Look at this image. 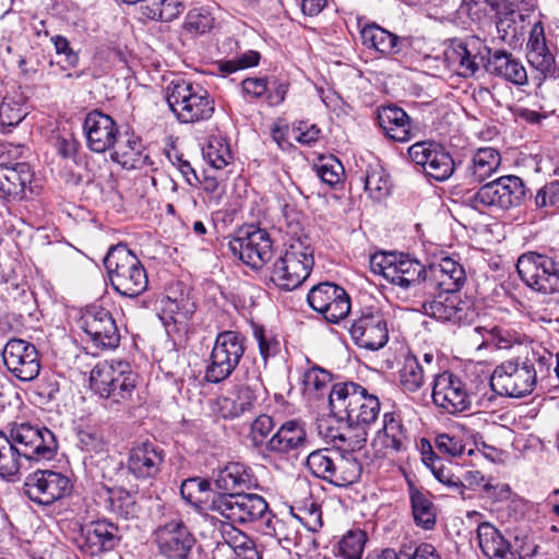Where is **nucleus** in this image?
<instances>
[{"label":"nucleus","mask_w":559,"mask_h":559,"mask_svg":"<svg viewBox=\"0 0 559 559\" xmlns=\"http://www.w3.org/2000/svg\"><path fill=\"white\" fill-rule=\"evenodd\" d=\"M378 123L384 135L396 142H408L418 131L407 112L394 105L383 106L378 110Z\"/></svg>","instance_id":"obj_29"},{"label":"nucleus","mask_w":559,"mask_h":559,"mask_svg":"<svg viewBox=\"0 0 559 559\" xmlns=\"http://www.w3.org/2000/svg\"><path fill=\"white\" fill-rule=\"evenodd\" d=\"M525 198L523 180L514 175L501 176L468 193L463 203L483 213L486 210H509L519 206Z\"/></svg>","instance_id":"obj_7"},{"label":"nucleus","mask_w":559,"mask_h":559,"mask_svg":"<svg viewBox=\"0 0 559 559\" xmlns=\"http://www.w3.org/2000/svg\"><path fill=\"white\" fill-rule=\"evenodd\" d=\"M199 547L194 535L182 524L177 523V559H198Z\"/></svg>","instance_id":"obj_54"},{"label":"nucleus","mask_w":559,"mask_h":559,"mask_svg":"<svg viewBox=\"0 0 559 559\" xmlns=\"http://www.w3.org/2000/svg\"><path fill=\"white\" fill-rule=\"evenodd\" d=\"M435 444L437 450L444 455L452 457L460 456L463 454L465 444L462 438L457 436H451L449 433H440L436 437Z\"/></svg>","instance_id":"obj_62"},{"label":"nucleus","mask_w":559,"mask_h":559,"mask_svg":"<svg viewBox=\"0 0 559 559\" xmlns=\"http://www.w3.org/2000/svg\"><path fill=\"white\" fill-rule=\"evenodd\" d=\"M353 342L360 348L378 350L389 341L385 313L378 307H365L349 328Z\"/></svg>","instance_id":"obj_17"},{"label":"nucleus","mask_w":559,"mask_h":559,"mask_svg":"<svg viewBox=\"0 0 559 559\" xmlns=\"http://www.w3.org/2000/svg\"><path fill=\"white\" fill-rule=\"evenodd\" d=\"M332 374L320 367L308 369L302 377L304 392L314 397H321L328 391Z\"/></svg>","instance_id":"obj_46"},{"label":"nucleus","mask_w":559,"mask_h":559,"mask_svg":"<svg viewBox=\"0 0 559 559\" xmlns=\"http://www.w3.org/2000/svg\"><path fill=\"white\" fill-rule=\"evenodd\" d=\"M501 165V155L493 147L476 150L464 168V179L468 183H481L497 173Z\"/></svg>","instance_id":"obj_36"},{"label":"nucleus","mask_w":559,"mask_h":559,"mask_svg":"<svg viewBox=\"0 0 559 559\" xmlns=\"http://www.w3.org/2000/svg\"><path fill=\"white\" fill-rule=\"evenodd\" d=\"M358 180L364 185L368 195L376 201L384 199L390 193L389 175L380 165H369Z\"/></svg>","instance_id":"obj_41"},{"label":"nucleus","mask_w":559,"mask_h":559,"mask_svg":"<svg viewBox=\"0 0 559 559\" xmlns=\"http://www.w3.org/2000/svg\"><path fill=\"white\" fill-rule=\"evenodd\" d=\"M428 273L441 292H459L466 281L463 265L449 255L431 263L427 270Z\"/></svg>","instance_id":"obj_35"},{"label":"nucleus","mask_w":559,"mask_h":559,"mask_svg":"<svg viewBox=\"0 0 559 559\" xmlns=\"http://www.w3.org/2000/svg\"><path fill=\"white\" fill-rule=\"evenodd\" d=\"M1 356L7 370L17 380L28 382L39 376L41 357L33 343L12 337L3 346Z\"/></svg>","instance_id":"obj_16"},{"label":"nucleus","mask_w":559,"mask_h":559,"mask_svg":"<svg viewBox=\"0 0 559 559\" xmlns=\"http://www.w3.org/2000/svg\"><path fill=\"white\" fill-rule=\"evenodd\" d=\"M255 479L248 467L241 463L231 462L219 469L214 478V484L221 495L241 493L254 486Z\"/></svg>","instance_id":"obj_37"},{"label":"nucleus","mask_w":559,"mask_h":559,"mask_svg":"<svg viewBox=\"0 0 559 559\" xmlns=\"http://www.w3.org/2000/svg\"><path fill=\"white\" fill-rule=\"evenodd\" d=\"M229 249L245 264L260 269L273 255V242L265 229L249 225L238 229L229 241Z\"/></svg>","instance_id":"obj_14"},{"label":"nucleus","mask_w":559,"mask_h":559,"mask_svg":"<svg viewBox=\"0 0 559 559\" xmlns=\"http://www.w3.org/2000/svg\"><path fill=\"white\" fill-rule=\"evenodd\" d=\"M317 175L329 187H334L341 181L344 168L337 159L330 158L317 166Z\"/></svg>","instance_id":"obj_61"},{"label":"nucleus","mask_w":559,"mask_h":559,"mask_svg":"<svg viewBox=\"0 0 559 559\" xmlns=\"http://www.w3.org/2000/svg\"><path fill=\"white\" fill-rule=\"evenodd\" d=\"M313 266L307 262L292 260L281 255L271 270V281L282 290L298 288L310 275Z\"/></svg>","instance_id":"obj_32"},{"label":"nucleus","mask_w":559,"mask_h":559,"mask_svg":"<svg viewBox=\"0 0 559 559\" xmlns=\"http://www.w3.org/2000/svg\"><path fill=\"white\" fill-rule=\"evenodd\" d=\"M274 419L265 414L259 415L251 424L249 438L255 448L264 445L265 451L285 455L297 451L307 443V432L302 423L296 419L281 425L276 432L266 440L274 429Z\"/></svg>","instance_id":"obj_6"},{"label":"nucleus","mask_w":559,"mask_h":559,"mask_svg":"<svg viewBox=\"0 0 559 559\" xmlns=\"http://www.w3.org/2000/svg\"><path fill=\"white\" fill-rule=\"evenodd\" d=\"M210 489V483L205 479L189 478L182 481L180 486V496L193 507H199L203 495Z\"/></svg>","instance_id":"obj_55"},{"label":"nucleus","mask_w":559,"mask_h":559,"mask_svg":"<svg viewBox=\"0 0 559 559\" xmlns=\"http://www.w3.org/2000/svg\"><path fill=\"white\" fill-rule=\"evenodd\" d=\"M400 384L404 392H417L425 383V370L418 359L409 355L405 357L399 371Z\"/></svg>","instance_id":"obj_43"},{"label":"nucleus","mask_w":559,"mask_h":559,"mask_svg":"<svg viewBox=\"0 0 559 559\" xmlns=\"http://www.w3.org/2000/svg\"><path fill=\"white\" fill-rule=\"evenodd\" d=\"M245 353V337L236 331H224L216 336L211 353V362L205 370V379L219 383L227 379L238 366Z\"/></svg>","instance_id":"obj_12"},{"label":"nucleus","mask_w":559,"mask_h":559,"mask_svg":"<svg viewBox=\"0 0 559 559\" xmlns=\"http://www.w3.org/2000/svg\"><path fill=\"white\" fill-rule=\"evenodd\" d=\"M79 322L96 348L114 349L118 347L120 333L109 310L97 305L88 306Z\"/></svg>","instance_id":"obj_18"},{"label":"nucleus","mask_w":559,"mask_h":559,"mask_svg":"<svg viewBox=\"0 0 559 559\" xmlns=\"http://www.w3.org/2000/svg\"><path fill=\"white\" fill-rule=\"evenodd\" d=\"M219 170H212L210 167L205 170L204 178L200 183L206 193L213 194L217 200L221 199L225 192V182L228 179V174L231 170L218 173Z\"/></svg>","instance_id":"obj_57"},{"label":"nucleus","mask_w":559,"mask_h":559,"mask_svg":"<svg viewBox=\"0 0 559 559\" xmlns=\"http://www.w3.org/2000/svg\"><path fill=\"white\" fill-rule=\"evenodd\" d=\"M59 391L58 380L53 376H50L41 378L35 385L33 393L39 404L47 406L57 400Z\"/></svg>","instance_id":"obj_58"},{"label":"nucleus","mask_w":559,"mask_h":559,"mask_svg":"<svg viewBox=\"0 0 559 559\" xmlns=\"http://www.w3.org/2000/svg\"><path fill=\"white\" fill-rule=\"evenodd\" d=\"M266 389L260 378H253L234 389L228 396L216 399V413L224 419H234L252 411L264 401Z\"/></svg>","instance_id":"obj_22"},{"label":"nucleus","mask_w":559,"mask_h":559,"mask_svg":"<svg viewBox=\"0 0 559 559\" xmlns=\"http://www.w3.org/2000/svg\"><path fill=\"white\" fill-rule=\"evenodd\" d=\"M478 546L489 559H524L491 523L483 522L477 527Z\"/></svg>","instance_id":"obj_33"},{"label":"nucleus","mask_w":559,"mask_h":559,"mask_svg":"<svg viewBox=\"0 0 559 559\" xmlns=\"http://www.w3.org/2000/svg\"><path fill=\"white\" fill-rule=\"evenodd\" d=\"M331 412L338 420L356 426L373 424L380 414V400L355 382L335 383L329 391Z\"/></svg>","instance_id":"obj_4"},{"label":"nucleus","mask_w":559,"mask_h":559,"mask_svg":"<svg viewBox=\"0 0 559 559\" xmlns=\"http://www.w3.org/2000/svg\"><path fill=\"white\" fill-rule=\"evenodd\" d=\"M191 85L186 82H177V95L181 96L180 109H177V120L180 123H193L209 119L213 111V100L206 92L197 94L191 92Z\"/></svg>","instance_id":"obj_28"},{"label":"nucleus","mask_w":559,"mask_h":559,"mask_svg":"<svg viewBox=\"0 0 559 559\" xmlns=\"http://www.w3.org/2000/svg\"><path fill=\"white\" fill-rule=\"evenodd\" d=\"M559 175V168H558ZM535 204L538 207L547 205L559 209V180L551 181L538 190L535 197Z\"/></svg>","instance_id":"obj_64"},{"label":"nucleus","mask_w":559,"mask_h":559,"mask_svg":"<svg viewBox=\"0 0 559 559\" xmlns=\"http://www.w3.org/2000/svg\"><path fill=\"white\" fill-rule=\"evenodd\" d=\"M431 396L437 407L451 415L468 411L472 405V394L465 383L450 371L435 377Z\"/></svg>","instance_id":"obj_20"},{"label":"nucleus","mask_w":559,"mask_h":559,"mask_svg":"<svg viewBox=\"0 0 559 559\" xmlns=\"http://www.w3.org/2000/svg\"><path fill=\"white\" fill-rule=\"evenodd\" d=\"M83 129L86 136L87 147L95 153L111 152V159L127 166L128 160L124 146L119 142L120 131L116 121L97 109L88 112L84 119Z\"/></svg>","instance_id":"obj_9"},{"label":"nucleus","mask_w":559,"mask_h":559,"mask_svg":"<svg viewBox=\"0 0 559 559\" xmlns=\"http://www.w3.org/2000/svg\"><path fill=\"white\" fill-rule=\"evenodd\" d=\"M516 271L522 282L535 292L559 293V263L551 257L530 252L519 258Z\"/></svg>","instance_id":"obj_13"},{"label":"nucleus","mask_w":559,"mask_h":559,"mask_svg":"<svg viewBox=\"0 0 559 559\" xmlns=\"http://www.w3.org/2000/svg\"><path fill=\"white\" fill-rule=\"evenodd\" d=\"M554 362V354L543 346L533 347L521 359H510L498 365L490 377L491 390L501 396L523 397L531 394L537 383L547 382Z\"/></svg>","instance_id":"obj_3"},{"label":"nucleus","mask_w":559,"mask_h":559,"mask_svg":"<svg viewBox=\"0 0 559 559\" xmlns=\"http://www.w3.org/2000/svg\"><path fill=\"white\" fill-rule=\"evenodd\" d=\"M210 509L235 526V524L252 523L264 518L269 512V504L260 495L234 492L215 496Z\"/></svg>","instance_id":"obj_11"},{"label":"nucleus","mask_w":559,"mask_h":559,"mask_svg":"<svg viewBox=\"0 0 559 559\" xmlns=\"http://www.w3.org/2000/svg\"><path fill=\"white\" fill-rule=\"evenodd\" d=\"M25 116L24 109L14 100L4 99L0 105V122L3 126L15 127Z\"/></svg>","instance_id":"obj_63"},{"label":"nucleus","mask_w":559,"mask_h":559,"mask_svg":"<svg viewBox=\"0 0 559 559\" xmlns=\"http://www.w3.org/2000/svg\"><path fill=\"white\" fill-rule=\"evenodd\" d=\"M409 500L415 524L424 530L433 528L437 521V509L428 492L411 486Z\"/></svg>","instance_id":"obj_40"},{"label":"nucleus","mask_w":559,"mask_h":559,"mask_svg":"<svg viewBox=\"0 0 559 559\" xmlns=\"http://www.w3.org/2000/svg\"><path fill=\"white\" fill-rule=\"evenodd\" d=\"M104 265L112 288L121 296L136 298L147 289V274L139 258L124 245L111 247Z\"/></svg>","instance_id":"obj_5"},{"label":"nucleus","mask_w":559,"mask_h":559,"mask_svg":"<svg viewBox=\"0 0 559 559\" xmlns=\"http://www.w3.org/2000/svg\"><path fill=\"white\" fill-rule=\"evenodd\" d=\"M337 451L320 449L311 452L307 457V467L318 478L329 483V478L334 466V456Z\"/></svg>","instance_id":"obj_48"},{"label":"nucleus","mask_w":559,"mask_h":559,"mask_svg":"<svg viewBox=\"0 0 559 559\" xmlns=\"http://www.w3.org/2000/svg\"><path fill=\"white\" fill-rule=\"evenodd\" d=\"M283 257L307 262L311 266L314 265L313 247L311 239L306 234L297 235L295 237L283 238Z\"/></svg>","instance_id":"obj_44"},{"label":"nucleus","mask_w":559,"mask_h":559,"mask_svg":"<svg viewBox=\"0 0 559 559\" xmlns=\"http://www.w3.org/2000/svg\"><path fill=\"white\" fill-rule=\"evenodd\" d=\"M203 154L212 170H224L234 160L229 143L223 135L211 136Z\"/></svg>","instance_id":"obj_42"},{"label":"nucleus","mask_w":559,"mask_h":559,"mask_svg":"<svg viewBox=\"0 0 559 559\" xmlns=\"http://www.w3.org/2000/svg\"><path fill=\"white\" fill-rule=\"evenodd\" d=\"M367 534L361 530L348 531L338 542L337 554L344 559H361Z\"/></svg>","instance_id":"obj_47"},{"label":"nucleus","mask_w":559,"mask_h":559,"mask_svg":"<svg viewBox=\"0 0 559 559\" xmlns=\"http://www.w3.org/2000/svg\"><path fill=\"white\" fill-rule=\"evenodd\" d=\"M346 424L347 426L343 431L334 435L332 438L335 443L338 442V447L346 449L348 451L347 453L353 454L354 451L360 450L365 445L368 433L366 426Z\"/></svg>","instance_id":"obj_49"},{"label":"nucleus","mask_w":559,"mask_h":559,"mask_svg":"<svg viewBox=\"0 0 559 559\" xmlns=\"http://www.w3.org/2000/svg\"><path fill=\"white\" fill-rule=\"evenodd\" d=\"M78 447L88 453H102L106 450V442L102 432L95 427L78 430Z\"/></svg>","instance_id":"obj_53"},{"label":"nucleus","mask_w":559,"mask_h":559,"mask_svg":"<svg viewBox=\"0 0 559 559\" xmlns=\"http://www.w3.org/2000/svg\"><path fill=\"white\" fill-rule=\"evenodd\" d=\"M214 19L212 15L202 9H193L189 11L186 21L182 25L181 40L193 38L197 35L204 34L212 28Z\"/></svg>","instance_id":"obj_45"},{"label":"nucleus","mask_w":559,"mask_h":559,"mask_svg":"<svg viewBox=\"0 0 559 559\" xmlns=\"http://www.w3.org/2000/svg\"><path fill=\"white\" fill-rule=\"evenodd\" d=\"M219 533L223 538V543L233 549L237 558L262 559L261 554L255 548L254 542L233 524L222 523Z\"/></svg>","instance_id":"obj_38"},{"label":"nucleus","mask_w":559,"mask_h":559,"mask_svg":"<svg viewBox=\"0 0 559 559\" xmlns=\"http://www.w3.org/2000/svg\"><path fill=\"white\" fill-rule=\"evenodd\" d=\"M408 442L407 429L401 415L394 412L384 413L382 429L377 432L373 440V447L382 445L377 452L383 456L389 452H402L407 449Z\"/></svg>","instance_id":"obj_30"},{"label":"nucleus","mask_w":559,"mask_h":559,"mask_svg":"<svg viewBox=\"0 0 559 559\" xmlns=\"http://www.w3.org/2000/svg\"><path fill=\"white\" fill-rule=\"evenodd\" d=\"M447 67L462 78H472L480 67L487 73L516 86L527 84V72L519 58L504 49L491 50L478 36L452 39L443 52Z\"/></svg>","instance_id":"obj_1"},{"label":"nucleus","mask_w":559,"mask_h":559,"mask_svg":"<svg viewBox=\"0 0 559 559\" xmlns=\"http://www.w3.org/2000/svg\"><path fill=\"white\" fill-rule=\"evenodd\" d=\"M129 365L122 362L117 368L107 362L96 365L90 376L91 389L115 403L130 400L136 386V376L127 371Z\"/></svg>","instance_id":"obj_10"},{"label":"nucleus","mask_w":559,"mask_h":559,"mask_svg":"<svg viewBox=\"0 0 559 559\" xmlns=\"http://www.w3.org/2000/svg\"><path fill=\"white\" fill-rule=\"evenodd\" d=\"M58 450L55 433L45 426L15 424L10 437L0 430V477L11 479L22 467V460H51Z\"/></svg>","instance_id":"obj_2"},{"label":"nucleus","mask_w":559,"mask_h":559,"mask_svg":"<svg viewBox=\"0 0 559 559\" xmlns=\"http://www.w3.org/2000/svg\"><path fill=\"white\" fill-rule=\"evenodd\" d=\"M407 153L412 162L423 166L427 176L437 181L449 179L455 170L453 157L438 142L418 141L408 147Z\"/></svg>","instance_id":"obj_19"},{"label":"nucleus","mask_w":559,"mask_h":559,"mask_svg":"<svg viewBox=\"0 0 559 559\" xmlns=\"http://www.w3.org/2000/svg\"><path fill=\"white\" fill-rule=\"evenodd\" d=\"M421 309L426 316L453 323L466 321L472 312L469 302L463 300L457 292H440L432 300L425 301Z\"/></svg>","instance_id":"obj_26"},{"label":"nucleus","mask_w":559,"mask_h":559,"mask_svg":"<svg viewBox=\"0 0 559 559\" xmlns=\"http://www.w3.org/2000/svg\"><path fill=\"white\" fill-rule=\"evenodd\" d=\"M501 5L502 0H464L462 8L473 21L483 23L489 19L492 13L497 15Z\"/></svg>","instance_id":"obj_51"},{"label":"nucleus","mask_w":559,"mask_h":559,"mask_svg":"<svg viewBox=\"0 0 559 559\" xmlns=\"http://www.w3.org/2000/svg\"><path fill=\"white\" fill-rule=\"evenodd\" d=\"M282 217L278 219V230L284 234L283 238L295 237L305 234L302 228V214L294 205L283 206Z\"/></svg>","instance_id":"obj_52"},{"label":"nucleus","mask_w":559,"mask_h":559,"mask_svg":"<svg viewBox=\"0 0 559 559\" xmlns=\"http://www.w3.org/2000/svg\"><path fill=\"white\" fill-rule=\"evenodd\" d=\"M332 456H334V466L329 478L330 484L346 487L358 481L361 475V464L352 453L336 452Z\"/></svg>","instance_id":"obj_39"},{"label":"nucleus","mask_w":559,"mask_h":559,"mask_svg":"<svg viewBox=\"0 0 559 559\" xmlns=\"http://www.w3.org/2000/svg\"><path fill=\"white\" fill-rule=\"evenodd\" d=\"M261 59L260 52L255 50H248L242 55L235 57L231 60L222 61L218 63V70L223 74H229L238 70H245L259 64Z\"/></svg>","instance_id":"obj_56"},{"label":"nucleus","mask_w":559,"mask_h":559,"mask_svg":"<svg viewBox=\"0 0 559 559\" xmlns=\"http://www.w3.org/2000/svg\"><path fill=\"white\" fill-rule=\"evenodd\" d=\"M309 306L331 323H338L350 311V300L346 290L330 282L320 283L308 293Z\"/></svg>","instance_id":"obj_21"},{"label":"nucleus","mask_w":559,"mask_h":559,"mask_svg":"<svg viewBox=\"0 0 559 559\" xmlns=\"http://www.w3.org/2000/svg\"><path fill=\"white\" fill-rule=\"evenodd\" d=\"M361 43L368 49H374L384 57L399 56L407 47V38L379 26L376 23L365 25L360 31Z\"/></svg>","instance_id":"obj_31"},{"label":"nucleus","mask_w":559,"mask_h":559,"mask_svg":"<svg viewBox=\"0 0 559 559\" xmlns=\"http://www.w3.org/2000/svg\"><path fill=\"white\" fill-rule=\"evenodd\" d=\"M162 462L163 451L146 441L131 449L128 469L136 478H150L158 474Z\"/></svg>","instance_id":"obj_34"},{"label":"nucleus","mask_w":559,"mask_h":559,"mask_svg":"<svg viewBox=\"0 0 559 559\" xmlns=\"http://www.w3.org/2000/svg\"><path fill=\"white\" fill-rule=\"evenodd\" d=\"M34 171L27 163L0 164V199L17 202L33 192Z\"/></svg>","instance_id":"obj_24"},{"label":"nucleus","mask_w":559,"mask_h":559,"mask_svg":"<svg viewBox=\"0 0 559 559\" xmlns=\"http://www.w3.org/2000/svg\"><path fill=\"white\" fill-rule=\"evenodd\" d=\"M292 512L310 532H318L323 525L320 507L311 499L304 501L300 506L293 507Z\"/></svg>","instance_id":"obj_50"},{"label":"nucleus","mask_w":559,"mask_h":559,"mask_svg":"<svg viewBox=\"0 0 559 559\" xmlns=\"http://www.w3.org/2000/svg\"><path fill=\"white\" fill-rule=\"evenodd\" d=\"M155 543L158 551L168 559L175 557V524L167 523L155 532Z\"/></svg>","instance_id":"obj_60"},{"label":"nucleus","mask_w":559,"mask_h":559,"mask_svg":"<svg viewBox=\"0 0 559 559\" xmlns=\"http://www.w3.org/2000/svg\"><path fill=\"white\" fill-rule=\"evenodd\" d=\"M156 310L167 336L173 337L175 333V300L168 295L162 296L156 301Z\"/></svg>","instance_id":"obj_59"},{"label":"nucleus","mask_w":559,"mask_h":559,"mask_svg":"<svg viewBox=\"0 0 559 559\" xmlns=\"http://www.w3.org/2000/svg\"><path fill=\"white\" fill-rule=\"evenodd\" d=\"M94 500L107 512L121 518H134L139 507L136 503V492L129 491L123 487H107L105 485L95 489Z\"/></svg>","instance_id":"obj_27"},{"label":"nucleus","mask_w":559,"mask_h":559,"mask_svg":"<svg viewBox=\"0 0 559 559\" xmlns=\"http://www.w3.org/2000/svg\"><path fill=\"white\" fill-rule=\"evenodd\" d=\"M72 483L62 473L50 469H37L28 474L22 490L34 503L50 506L71 493Z\"/></svg>","instance_id":"obj_15"},{"label":"nucleus","mask_w":559,"mask_h":559,"mask_svg":"<svg viewBox=\"0 0 559 559\" xmlns=\"http://www.w3.org/2000/svg\"><path fill=\"white\" fill-rule=\"evenodd\" d=\"M532 5L524 0H502V5L496 15V27L499 38L513 44L524 34L525 20Z\"/></svg>","instance_id":"obj_25"},{"label":"nucleus","mask_w":559,"mask_h":559,"mask_svg":"<svg viewBox=\"0 0 559 559\" xmlns=\"http://www.w3.org/2000/svg\"><path fill=\"white\" fill-rule=\"evenodd\" d=\"M374 274L389 283L408 289L427 280V269L418 260L401 252L376 253L370 258Z\"/></svg>","instance_id":"obj_8"},{"label":"nucleus","mask_w":559,"mask_h":559,"mask_svg":"<svg viewBox=\"0 0 559 559\" xmlns=\"http://www.w3.org/2000/svg\"><path fill=\"white\" fill-rule=\"evenodd\" d=\"M81 538V550L90 556H98L115 549L121 540V534L118 525L103 519L84 525Z\"/></svg>","instance_id":"obj_23"}]
</instances>
